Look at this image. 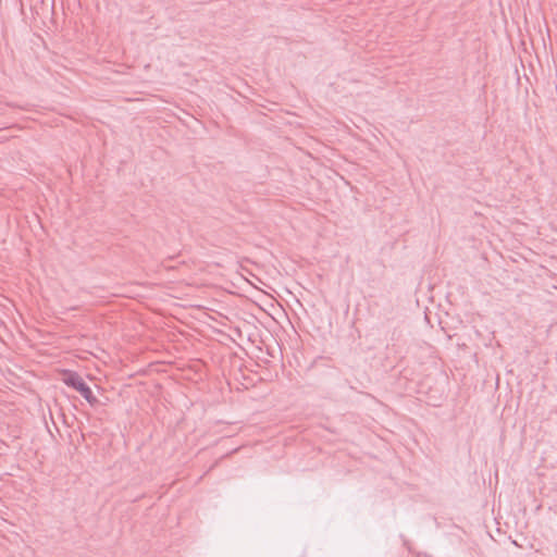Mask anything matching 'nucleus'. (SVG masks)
Segmentation results:
<instances>
[{"instance_id":"f257e3e1","label":"nucleus","mask_w":557,"mask_h":557,"mask_svg":"<svg viewBox=\"0 0 557 557\" xmlns=\"http://www.w3.org/2000/svg\"><path fill=\"white\" fill-rule=\"evenodd\" d=\"M62 382L78 392L91 407H97L100 404L91 388L77 372L64 370L62 372Z\"/></svg>"},{"instance_id":"f03ea898","label":"nucleus","mask_w":557,"mask_h":557,"mask_svg":"<svg viewBox=\"0 0 557 557\" xmlns=\"http://www.w3.org/2000/svg\"><path fill=\"white\" fill-rule=\"evenodd\" d=\"M295 361H296L295 370H296V372L298 373L299 376H302L304 374H307L308 372H310V369L313 366V360L302 364L299 361V359L297 357H295Z\"/></svg>"}]
</instances>
